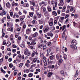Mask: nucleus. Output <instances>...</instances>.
Here are the masks:
<instances>
[{
    "label": "nucleus",
    "mask_w": 80,
    "mask_h": 80,
    "mask_svg": "<svg viewBox=\"0 0 80 80\" xmlns=\"http://www.w3.org/2000/svg\"><path fill=\"white\" fill-rule=\"evenodd\" d=\"M12 46H13V48H17V46L15 45V44H14L12 45Z\"/></svg>",
    "instance_id": "nucleus-41"
},
{
    "label": "nucleus",
    "mask_w": 80,
    "mask_h": 80,
    "mask_svg": "<svg viewBox=\"0 0 80 80\" xmlns=\"http://www.w3.org/2000/svg\"><path fill=\"white\" fill-rule=\"evenodd\" d=\"M10 40L12 42V43H15V41L13 40V38H10Z\"/></svg>",
    "instance_id": "nucleus-19"
},
{
    "label": "nucleus",
    "mask_w": 80,
    "mask_h": 80,
    "mask_svg": "<svg viewBox=\"0 0 80 80\" xmlns=\"http://www.w3.org/2000/svg\"><path fill=\"white\" fill-rule=\"evenodd\" d=\"M41 3H42V4L44 5L45 6H46V5H47V3H46L42 1L41 2Z\"/></svg>",
    "instance_id": "nucleus-30"
},
{
    "label": "nucleus",
    "mask_w": 80,
    "mask_h": 80,
    "mask_svg": "<svg viewBox=\"0 0 80 80\" xmlns=\"http://www.w3.org/2000/svg\"><path fill=\"white\" fill-rule=\"evenodd\" d=\"M44 55H45V53H42L41 52H40V57H43L44 56Z\"/></svg>",
    "instance_id": "nucleus-18"
},
{
    "label": "nucleus",
    "mask_w": 80,
    "mask_h": 80,
    "mask_svg": "<svg viewBox=\"0 0 80 80\" xmlns=\"http://www.w3.org/2000/svg\"><path fill=\"white\" fill-rule=\"evenodd\" d=\"M3 58H2L0 60V62L2 63V62H3Z\"/></svg>",
    "instance_id": "nucleus-40"
},
{
    "label": "nucleus",
    "mask_w": 80,
    "mask_h": 80,
    "mask_svg": "<svg viewBox=\"0 0 80 80\" xmlns=\"http://www.w3.org/2000/svg\"><path fill=\"white\" fill-rule=\"evenodd\" d=\"M56 57L58 60H59L60 59V55L58 54H57Z\"/></svg>",
    "instance_id": "nucleus-16"
},
{
    "label": "nucleus",
    "mask_w": 80,
    "mask_h": 80,
    "mask_svg": "<svg viewBox=\"0 0 80 80\" xmlns=\"http://www.w3.org/2000/svg\"><path fill=\"white\" fill-rule=\"evenodd\" d=\"M50 60H54V55H52L50 56L49 57Z\"/></svg>",
    "instance_id": "nucleus-10"
},
{
    "label": "nucleus",
    "mask_w": 80,
    "mask_h": 80,
    "mask_svg": "<svg viewBox=\"0 0 80 80\" xmlns=\"http://www.w3.org/2000/svg\"><path fill=\"white\" fill-rule=\"evenodd\" d=\"M36 71L40 72V69H36Z\"/></svg>",
    "instance_id": "nucleus-47"
},
{
    "label": "nucleus",
    "mask_w": 80,
    "mask_h": 80,
    "mask_svg": "<svg viewBox=\"0 0 80 80\" xmlns=\"http://www.w3.org/2000/svg\"><path fill=\"white\" fill-rule=\"evenodd\" d=\"M68 17H69V15H66L65 16V19H66V18H68Z\"/></svg>",
    "instance_id": "nucleus-57"
},
{
    "label": "nucleus",
    "mask_w": 80,
    "mask_h": 80,
    "mask_svg": "<svg viewBox=\"0 0 80 80\" xmlns=\"http://www.w3.org/2000/svg\"><path fill=\"white\" fill-rule=\"evenodd\" d=\"M1 71H2V72L3 73H6V72H5V71L3 70V69L2 68H1Z\"/></svg>",
    "instance_id": "nucleus-31"
},
{
    "label": "nucleus",
    "mask_w": 80,
    "mask_h": 80,
    "mask_svg": "<svg viewBox=\"0 0 80 80\" xmlns=\"http://www.w3.org/2000/svg\"><path fill=\"white\" fill-rule=\"evenodd\" d=\"M9 29L11 32H13V28L10 27L9 28Z\"/></svg>",
    "instance_id": "nucleus-37"
},
{
    "label": "nucleus",
    "mask_w": 80,
    "mask_h": 80,
    "mask_svg": "<svg viewBox=\"0 0 80 80\" xmlns=\"http://www.w3.org/2000/svg\"><path fill=\"white\" fill-rule=\"evenodd\" d=\"M53 19L51 20V22H49V25H50V27L51 26H52L53 25Z\"/></svg>",
    "instance_id": "nucleus-15"
},
{
    "label": "nucleus",
    "mask_w": 80,
    "mask_h": 80,
    "mask_svg": "<svg viewBox=\"0 0 80 80\" xmlns=\"http://www.w3.org/2000/svg\"><path fill=\"white\" fill-rule=\"evenodd\" d=\"M35 54H36V55H38V53L37 52V51H36L35 53Z\"/></svg>",
    "instance_id": "nucleus-64"
},
{
    "label": "nucleus",
    "mask_w": 80,
    "mask_h": 80,
    "mask_svg": "<svg viewBox=\"0 0 80 80\" xmlns=\"http://www.w3.org/2000/svg\"><path fill=\"white\" fill-rule=\"evenodd\" d=\"M29 14L30 17H33V13H31V12H29Z\"/></svg>",
    "instance_id": "nucleus-38"
},
{
    "label": "nucleus",
    "mask_w": 80,
    "mask_h": 80,
    "mask_svg": "<svg viewBox=\"0 0 80 80\" xmlns=\"http://www.w3.org/2000/svg\"><path fill=\"white\" fill-rule=\"evenodd\" d=\"M46 48H47V46L46 45H44L43 47V50H45Z\"/></svg>",
    "instance_id": "nucleus-43"
},
{
    "label": "nucleus",
    "mask_w": 80,
    "mask_h": 80,
    "mask_svg": "<svg viewBox=\"0 0 80 80\" xmlns=\"http://www.w3.org/2000/svg\"><path fill=\"white\" fill-rule=\"evenodd\" d=\"M16 61L18 62H21V60H20V58H17Z\"/></svg>",
    "instance_id": "nucleus-28"
},
{
    "label": "nucleus",
    "mask_w": 80,
    "mask_h": 80,
    "mask_svg": "<svg viewBox=\"0 0 80 80\" xmlns=\"http://www.w3.org/2000/svg\"><path fill=\"white\" fill-rule=\"evenodd\" d=\"M16 52V49H12V52L13 53H15Z\"/></svg>",
    "instance_id": "nucleus-51"
},
{
    "label": "nucleus",
    "mask_w": 80,
    "mask_h": 80,
    "mask_svg": "<svg viewBox=\"0 0 80 80\" xmlns=\"http://www.w3.org/2000/svg\"><path fill=\"white\" fill-rule=\"evenodd\" d=\"M13 12H10V15L11 17H12L13 16Z\"/></svg>",
    "instance_id": "nucleus-39"
},
{
    "label": "nucleus",
    "mask_w": 80,
    "mask_h": 80,
    "mask_svg": "<svg viewBox=\"0 0 80 80\" xmlns=\"http://www.w3.org/2000/svg\"><path fill=\"white\" fill-rule=\"evenodd\" d=\"M12 58H9L8 59L9 62H12Z\"/></svg>",
    "instance_id": "nucleus-46"
},
{
    "label": "nucleus",
    "mask_w": 80,
    "mask_h": 80,
    "mask_svg": "<svg viewBox=\"0 0 80 80\" xmlns=\"http://www.w3.org/2000/svg\"><path fill=\"white\" fill-rule=\"evenodd\" d=\"M73 10V8L72 7L71 8L70 11L71 12H72Z\"/></svg>",
    "instance_id": "nucleus-63"
},
{
    "label": "nucleus",
    "mask_w": 80,
    "mask_h": 80,
    "mask_svg": "<svg viewBox=\"0 0 80 80\" xmlns=\"http://www.w3.org/2000/svg\"><path fill=\"white\" fill-rule=\"evenodd\" d=\"M20 21V20L19 19H16V22H19Z\"/></svg>",
    "instance_id": "nucleus-62"
},
{
    "label": "nucleus",
    "mask_w": 80,
    "mask_h": 80,
    "mask_svg": "<svg viewBox=\"0 0 80 80\" xmlns=\"http://www.w3.org/2000/svg\"><path fill=\"white\" fill-rule=\"evenodd\" d=\"M6 45L7 47H10L11 45V43L10 42H8L6 43Z\"/></svg>",
    "instance_id": "nucleus-17"
},
{
    "label": "nucleus",
    "mask_w": 80,
    "mask_h": 80,
    "mask_svg": "<svg viewBox=\"0 0 80 80\" xmlns=\"http://www.w3.org/2000/svg\"><path fill=\"white\" fill-rule=\"evenodd\" d=\"M25 66H26V67H28V66H29V64H28V63H26Z\"/></svg>",
    "instance_id": "nucleus-52"
},
{
    "label": "nucleus",
    "mask_w": 80,
    "mask_h": 80,
    "mask_svg": "<svg viewBox=\"0 0 80 80\" xmlns=\"http://www.w3.org/2000/svg\"><path fill=\"white\" fill-rule=\"evenodd\" d=\"M6 6L8 8H10V4L9 2H7L6 3Z\"/></svg>",
    "instance_id": "nucleus-20"
},
{
    "label": "nucleus",
    "mask_w": 80,
    "mask_h": 80,
    "mask_svg": "<svg viewBox=\"0 0 80 80\" xmlns=\"http://www.w3.org/2000/svg\"><path fill=\"white\" fill-rule=\"evenodd\" d=\"M22 66H23V63H20L19 64V67H22Z\"/></svg>",
    "instance_id": "nucleus-45"
},
{
    "label": "nucleus",
    "mask_w": 80,
    "mask_h": 80,
    "mask_svg": "<svg viewBox=\"0 0 80 80\" xmlns=\"http://www.w3.org/2000/svg\"><path fill=\"white\" fill-rule=\"evenodd\" d=\"M43 46V45H39L38 46V48H42V46Z\"/></svg>",
    "instance_id": "nucleus-44"
},
{
    "label": "nucleus",
    "mask_w": 80,
    "mask_h": 80,
    "mask_svg": "<svg viewBox=\"0 0 80 80\" xmlns=\"http://www.w3.org/2000/svg\"><path fill=\"white\" fill-rule=\"evenodd\" d=\"M55 3V2H54V1H51V4H52V5H53V4H54Z\"/></svg>",
    "instance_id": "nucleus-54"
},
{
    "label": "nucleus",
    "mask_w": 80,
    "mask_h": 80,
    "mask_svg": "<svg viewBox=\"0 0 80 80\" xmlns=\"http://www.w3.org/2000/svg\"><path fill=\"white\" fill-rule=\"evenodd\" d=\"M15 56H17V54L14 53L13 55V58H14L15 57Z\"/></svg>",
    "instance_id": "nucleus-59"
},
{
    "label": "nucleus",
    "mask_w": 80,
    "mask_h": 80,
    "mask_svg": "<svg viewBox=\"0 0 80 80\" xmlns=\"http://www.w3.org/2000/svg\"><path fill=\"white\" fill-rule=\"evenodd\" d=\"M64 1L63 0H60L59 5H61V6H63L64 4V2H63Z\"/></svg>",
    "instance_id": "nucleus-5"
},
{
    "label": "nucleus",
    "mask_w": 80,
    "mask_h": 80,
    "mask_svg": "<svg viewBox=\"0 0 80 80\" xmlns=\"http://www.w3.org/2000/svg\"><path fill=\"white\" fill-rule=\"evenodd\" d=\"M37 61V58H34L33 60V62L34 63H36Z\"/></svg>",
    "instance_id": "nucleus-29"
},
{
    "label": "nucleus",
    "mask_w": 80,
    "mask_h": 80,
    "mask_svg": "<svg viewBox=\"0 0 80 80\" xmlns=\"http://www.w3.org/2000/svg\"><path fill=\"white\" fill-rule=\"evenodd\" d=\"M70 12V10L69 9H68L67 10L66 12V13H69V12Z\"/></svg>",
    "instance_id": "nucleus-55"
},
{
    "label": "nucleus",
    "mask_w": 80,
    "mask_h": 80,
    "mask_svg": "<svg viewBox=\"0 0 80 80\" xmlns=\"http://www.w3.org/2000/svg\"><path fill=\"white\" fill-rule=\"evenodd\" d=\"M53 74V73H52V72H49L48 73V77L50 78V77H51L52 76V74Z\"/></svg>",
    "instance_id": "nucleus-13"
},
{
    "label": "nucleus",
    "mask_w": 80,
    "mask_h": 80,
    "mask_svg": "<svg viewBox=\"0 0 80 80\" xmlns=\"http://www.w3.org/2000/svg\"><path fill=\"white\" fill-rule=\"evenodd\" d=\"M23 28H27V26H26V25H25V23H24V24L23 26Z\"/></svg>",
    "instance_id": "nucleus-32"
},
{
    "label": "nucleus",
    "mask_w": 80,
    "mask_h": 80,
    "mask_svg": "<svg viewBox=\"0 0 80 80\" xmlns=\"http://www.w3.org/2000/svg\"><path fill=\"white\" fill-rule=\"evenodd\" d=\"M49 30V28H46L44 30H43V31L46 33L48 32V30Z\"/></svg>",
    "instance_id": "nucleus-14"
},
{
    "label": "nucleus",
    "mask_w": 80,
    "mask_h": 80,
    "mask_svg": "<svg viewBox=\"0 0 80 80\" xmlns=\"http://www.w3.org/2000/svg\"><path fill=\"white\" fill-rule=\"evenodd\" d=\"M38 33L37 32H35L34 34L32 35V37H36L37 35H38Z\"/></svg>",
    "instance_id": "nucleus-25"
},
{
    "label": "nucleus",
    "mask_w": 80,
    "mask_h": 80,
    "mask_svg": "<svg viewBox=\"0 0 80 80\" xmlns=\"http://www.w3.org/2000/svg\"><path fill=\"white\" fill-rule=\"evenodd\" d=\"M2 14L3 15H6V12H5V11L3 10L2 11Z\"/></svg>",
    "instance_id": "nucleus-35"
},
{
    "label": "nucleus",
    "mask_w": 80,
    "mask_h": 80,
    "mask_svg": "<svg viewBox=\"0 0 80 80\" xmlns=\"http://www.w3.org/2000/svg\"><path fill=\"white\" fill-rule=\"evenodd\" d=\"M23 22H24V21L21 22V23L20 24V25H21L22 26V25H23Z\"/></svg>",
    "instance_id": "nucleus-50"
},
{
    "label": "nucleus",
    "mask_w": 80,
    "mask_h": 80,
    "mask_svg": "<svg viewBox=\"0 0 80 80\" xmlns=\"http://www.w3.org/2000/svg\"><path fill=\"white\" fill-rule=\"evenodd\" d=\"M32 4L33 6H35V2H33L32 3Z\"/></svg>",
    "instance_id": "nucleus-60"
},
{
    "label": "nucleus",
    "mask_w": 80,
    "mask_h": 80,
    "mask_svg": "<svg viewBox=\"0 0 80 80\" xmlns=\"http://www.w3.org/2000/svg\"><path fill=\"white\" fill-rule=\"evenodd\" d=\"M44 15L45 17H48V16H49V13L48 11H46L44 13Z\"/></svg>",
    "instance_id": "nucleus-11"
},
{
    "label": "nucleus",
    "mask_w": 80,
    "mask_h": 80,
    "mask_svg": "<svg viewBox=\"0 0 80 80\" xmlns=\"http://www.w3.org/2000/svg\"><path fill=\"white\" fill-rule=\"evenodd\" d=\"M28 77H33V73H30L28 75Z\"/></svg>",
    "instance_id": "nucleus-23"
},
{
    "label": "nucleus",
    "mask_w": 80,
    "mask_h": 80,
    "mask_svg": "<svg viewBox=\"0 0 80 80\" xmlns=\"http://www.w3.org/2000/svg\"><path fill=\"white\" fill-rule=\"evenodd\" d=\"M22 46H21L22 48H24L25 47V45L24 44V43H22Z\"/></svg>",
    "instance_id": "nucleus-42"
},
{
    "label": "nucleus",
    "mask_w": 80,
    "mask_h": 80,
    "mask_svg": "<svg viewBox=\"0 0 80 80\" xmlns=\"http://www.w3.org/2000/svg\"><path fill=\"white\" fill-rule=\"evenodd\" d=\"M60 73L62 75H63L64 74V71H61L60 72Z\"/></svg>",
    "instance_id": "nucleus-36"
},
{
    "label": "nucleus",
    "mask_w": 80,
    "mask_h": 80,
    "mask_svg": "<svg viewBox=\"0 0 80 80\" xmlns=\"http://www.w3.org/2000/svg\"><path fill=\"white\" fill-rule=\"evenodd\" d=\"M29 6V5L28 4H26V7H28Z\"/></svg>",
    "instance_id": "nucleus-56"
},
{
    "label": "nucleus",
    "mask_w": 80,
    "mask_h": 80,
    "mask_svg": "<svg viewBox=\"0 0 80 80\" xmlns=\"http://www.w3.org/2000/svg\"><path fill=\"white\" fill-rule=\"evenodd\" d=\"M47 9L48 12H52V9L50 8L49 7H47Z\"/></svg>",
    "instance_id": "nucleus-21"
},
{
    "label": "nucleus",
    "mask_w": 80,
    "mask_h": 80,
    "mask_svg": "<svg viewBox=\"0 0 80 80\" xmlns=\"http://www.w3.org/2000/svg\"><path fill=\"white\" fill-rule=\"evenodd\" d=\"M62 62H63V59H62L59 60V62L60 63H62Z\"/></svg>",
    "instance_id": "nucleus-34"
},
{
    "label": "nucleus",
    "mask_w": 80,
    "mask_h": 80,
    "mask_svg": "<svg viewBox=\"0 0 80 80\" xmlns=\"http://www.w3.org/2000/svg\"><path fill=\"white\" fill-rule=\"evenodd\" d=\"M39 23L40 24H42L43 22V19L39 20Z\"/></svg>",
    "instance_id": "nucleus-9"
},
{
    "label": "nucleus",
    "mask_w": 80,
    "mask_h": 80,
    "mask_svg": "<svg viewBox=\"0 0 80 80\" xmlns=\"http://www.w3.org/2000/svg\"><path fill=\"white\" fill-rule=\"evenodd\" d=\"M24 54L28 56H29L30 55V52H28V49H25L24 51Z\"/></svg>",
    "instance_id": "nucleus-2"
},
{
    "label": "nucleus",
    "mask_w": 80,
    "mask_h": 80,
    "mask_svg": "<svg viewBox=\"0 0 80 80\" xmlns=\"http://www.w3.org/2000/svg\"><path fill=\"white\" fill-rule=\"evenodd\" d=\"M18 14H19V15H22V12L20 11H19L18 12Z\"/></svg>",
    "instance_id": "nucleus-58"
},
{
    "label": "nucleus",
    "mask_w": 80,
    "mask_h": 80,
    "mask_svg": "<svg viewBox=\"0 0 80 80\" xmlns=\"http://www.w3.org/2000/svg\"><path fill=\"white\" fill-rule=\"evenodd\" d=\"M78 71H76V73L75 75V77H77V76H78Z\"/></svg>",
    "instance_id": "nucleus-27"
},
{
    "label": "nucleus",
    "mask_w": 80,
    "mask_h": 80,
    "mask_svg": "<svg viewBox=\"0 0 80 80\" xmlns=\"http://www.w3.org/2000/svg\"><path fill=\"white\" fill-rule=\"evenodd\" d=\"M47 35L48 36H50L51 37H53V34L52 33H47Z\"/></svg>",
    "instance_id": "nucleus-12"
},
{
    "label": "nucleus",
    "mask_w": 80,
    "mask_h": 80,
    "mask_svg": "<svg viewBox=\"0 0 80 80\" xmlns=\"http://www.w3.org/2000/svg\"><path fill=\"white\" fill-rule=\"evenodd\" d=\"M23 13H25V14H26V13H27V11H26V10H23Z\"/></svg>",
    "instance_id": "nucleus-61"
},
{
    "label": "nucleus",
    "mask_w": 80,
    "mask_h": 80,
    "mask_svg": "<svg viewBox=\"0 0 80 80\" xmlns=\"http://www.w3.org/2000/svg\"><path fill=\"white\" fill-rule=\"evenodd\" d=\"M72 44H73L74 45H76L77 44V41L75 40H72L71 42Z\"/></svg>",
    "instance_id": "nucleus-4"
},
{
    "label": "nucleus",
    "mask_w": 80,
    "mask_h": 80,
    "mask_svg": "<svg viewBox=\"0 0 80 80\" xmlns=\"http://www.w3.org/2000/svg\"><path fill=\"white\" fill-rule=\"evenodd\" d=\"M31 32L30 31V29H28L26 30V34H29V33H30Z\"/></svg>",
    "instance_id": "nucleus-7"
},
{
    "label": "nucleus",
    "mask_w": 80,
    "mask_h": 80,
    "mask_svg": "<svg viewBox=\"0 0 80 80\" xmlns=\"http://www.w3.org/2000/svg\"><path fill=\"white\" fill-rule=\"evenodd\" d=\"M58 14H60V10H58Z\"/></svg>",
    "instance_id": "nucleus-53"
},
{
    "label": "nucleus",
    "mask_w": 80,
    "mask_h": 80,
    "mask_svg": "<svg viewBox=\"0 0 80 80\" xmlns=\"http://www.w3.org/2000/svg\"><path fill=\"white\" fill-rule=\"evenodd\" d=\"M52 15H54V16H57V12L56 11H54L52 12Z\"/></svg>",
    "instance_id": "nucleus-6"
},
{
    "label": "nucleus",
    "mask_w": 80,
    "mask_h": 80,
    "mask_svg": "<svg viewBox=\"0 0 80 80\" xmlns=\"http://www.w3.org/2000/svg\"><path fill=\"white\" fill-rule=\"evenodd\" d=\"M47 56H48V55H49L48 54L49 53H50V52H51V49H48L47 51Z\"/></svg>",
    "instance_id": "nucleus-8"
},
{
    "label": "nucleus",
    "mask_w": 80,
    "mask_h": 80,
    "mask_svg": "<svg viewBox=\"0 0 80 80\" xmlns=\"http://www.w3.org/2000/svg\"><path fill=\"white\" fill-rule=\"evenodd\" d=\"M26 73H28L29 72H30V71H29V69H27L26 70Z\"/></svg>",
    "instance_id": "nucleus-48"
},
{
    "label": "nucleus",
    "mask_w": 80,
    "mask_h": 80,
    "mask_svg": "<svg viewBox=\"0 0 80 80\" xmlns=\"http://www.w3.org/2000/svg\"><path fill=\"white\" fill-rule=\"evenodd\" d=\"M9 65L10 68H12L13 67V64L12 63L9 64Z\"/></svg>",
    "instance_id": "nucleus-33"
},
{
    "label": "nucleus",
    "mask_w": 80,
    "mask_h": 80,
    "mask_svg": "<svg viewBox=\"0 0 80 80\" xmlns=\"http://www.w3.org/2000/svg\"><path fill=\"white\" fill-rule=\"evenodd\" d=\"M67 48H65V50H64V48H63H63H62V52H63H63H64V51H65V52H67Z\"/></svg>",
    "instance_id": "nucleus-22"
},
{
    "label": "nucleus",
    "mask_w": 80,
    "mask_h": 80,
    "mask_svg": "<svg viewBox=\"0 0 80 80\" xmlns=\"http://www.w3.org/2000/svg\"><path fill=\"white\" fill-rule=\"evenodd\" d=\"M37 14L38 15V18H40V17H41V15L39 13L37 12Z\"/></svg>",
    "instance_id": "nucleus-24"
},
{
    "label": "nucleus",
    "mask_w": 80,
    "mask_h": 80,
    "mask_svg": "<svg viewBox=\"0 0 80 80\" xmlns=\"http://www.w3.org/2000/svg\"><path fill=\"white\" fill-rule=\"evenodd\" d=\"M75 45H76L72 44V45L70 46V47H71V48H72V49L73 50H76L77 49V46H76Z\"/></svg>",
    "instance_id": "nucleus-3"
},
{
    "label": "nucleus",
    "mask_w": 80,
    "mask_h": 80,
    "mask_svg": "<svg viewBox=\"0 0 80 80\" xmlns=\"http://www.w3.org/2000/svg\"><path fill=\"white\" fill-rule=\"evenodd\" d=\"M66 27V25H64L62 27V31H64L63 32L62 34V38H65V32H66V29L65 28Z\"/></svg>",
    "instance_id": "nucleus-1"
},
{
    "label": "nucleus",
    "mask_w": 80,
    "mask_h": 80,
    "mask_svg": "<svg viewBox=\"0 0 80 80\" xmlns=\"http://www.w3.org/2000/svg\"><path fill=\"white\" fill-rule=\"evenodd\" d=\"M37 16H33V18L34 19H35V20H37Z\"/></svg>",
    "instance_id": "nucleus-49"
},
{
    "label": "nucleus",
    "mask_w": 80,
    "mask_h": 80,
    "mask_svg": "<svg viewBox=\"0 0 80 80\" xmlns=\"http://www.w3.org/2000/svg\"><path fill=\"white\" fill-rule=\"evenodd\" d=\"M63 58L65 59V60H67V55L64 54V55Z\"/></svg>",
    "instance_id": "nucleus-26"
}]
</instances>
